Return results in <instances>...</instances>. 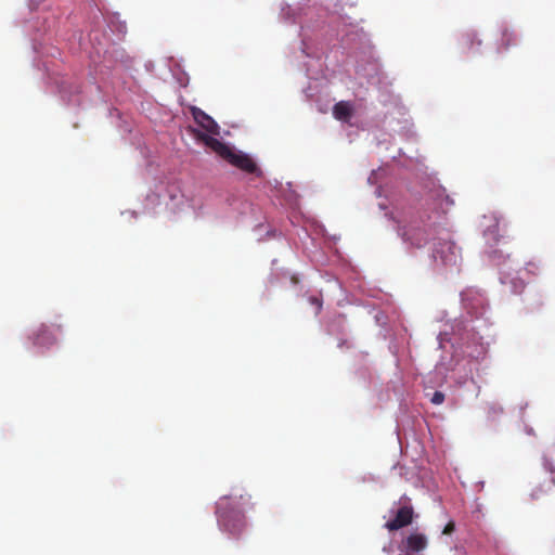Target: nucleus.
Here are the masks:
<instances>
[{
	"instance_id": "obj_4",
	"label": "nucleus",
	"mask_w": 555,
	"mask_h": 555,
	"mask_svg": "<svg viewBox=\"0 0 555 555\" xmlns=\"http://www.w3.org/2000/svg\"><path fill=\"white\" fill-rule=\"evenodd\" d=\"M544 467L548 473V479L543 482H539L530 493L532 500H541L545 496L551 495L555 491V465L548 460L544 461Z\"/></svg>"
},
{
	"instance_id": "obj_8",
	"label": "nucleus",
	"mask_w": 555,
	"mask_h": 555,
	"mask_svg": "<svg viewBox=\"0 0 555 555\" xmlns=\"http://www.w3.org/2000/svg\"><path fill=\"white\" fill-rule=\"evenodd\" d=\"M31 339L33 344L39 347H50L56 341L55 336L52 334L50 328L44 324H41L38 327V330L34 333Z\"/></svg>"
},
{
	"instance_id": "obj_19",
	"label": "nucleus",
	"mask_w": 555,
	"mask_h": 555,
	"mask_svg": "<svg viewBox=\"0 0 555 555\" xmlns=\"http://www.w3.org/2000/svg\"><path fill=\"white\" fill-rule=\"evenodd\" d=\"M240 499L245 501V496L243 494L240 495ZM249 499H250V495H247L246 501H248Z\"/></svg>"
},
{
	"instance_id": "obj_10",
	"label": "nucleus",
	"mask_w": 555,
	"mask_h": 555,
	"mask_svg": "<svg viewBox=\"0 0 555 555\" xmlns=\"http://www.w3.org/2000/svg\"><path fill=\"white\" fill-rule=\"evenodd\" d=\"M431 198L437 202L441 214H446L454 203L453 199L446 193V190L441 188L431 191Z\"/></svg>"
},
{
	"instance_id": "obj_11",
	"label": "nucleus",
	"mask_w": 555,
	"mask_h": 555,
	"mask_svg": "<svg viewBox=\"0 0 555 555\" xmlns=\"http://www.w3.org/2000/svg\"><path fill=\"white\" fill-rule=\"evenodd\" d=\"M333 115L338 120L347 121L352 115V107L348 102H338L334 105Z\"/></svg>"
},
{
	"instance_id": "obj_12",
	"label": "nucleus",
	"mask_w": 555,
	"mask_h": 555,
	"mask_svg": "<svg viewBox=\"0 0 555 555\" xmlns=\"http://www.w3.org/2000/svg\"><path fill=\"white\" fill-rule=\"evenodd\" d=\"M516 43H517L516 34L508 28H503L502 34H501L500 48L507 50L511 47L515 46Z\"/></svg>"
},
{
	"instance_id": "obj_9",
	"label": "nucleus",
	"mask_w": 555,
	"mask_h": 555,
	"mask_svg": "<svg viewBox=\"0 0 555 555\" xmlns=\"http://www.w3.org/2000/svg\"><path fill=\"white\" fill-rule=\"evenodd\" d=\"M403 237L405 241L411 242V244L416 247H422L429 241L427 230L413 227L404 231Z\"/></svg>"
},
{
	"instance_id": "obj_17",
	"label": "nucleus",
	"mask_w": 555,
	"mask_h": 555,
	"mask_svg": "<svg viewBox=\"0 0 555 555\" xmlns=\"http://www.w3.org/2000/svg\"><path fill=\"white\" fill-rule=\"evenodd\" d=\"M310 302L317 307V310L320 311L322 308V302L317 297H311Z\"/></svg>"
},
{
	"instance_id": "obj_15",
	"label": "nucleus",
	"mask_w": 555,
	"mask_h": 555,
	"mask_svg": "<svg viewBox=\"0 0 555 555\" xmlns=\"http://www.w3.org/2000/svg\"><path fill=\"white\" fill-rule=\"evenodd\" d=\"M513 283V292L515 294H519L522 292V289L525 288V284L522 281H518V282H512Z\"/></svg>"
},
{
	"instance_id": "obj_2",
	"label": "nucleus",
	"mask_w": 555,
	"mask_h": 555,
	"mask_svg": "<svg viewBox=\"0 0 555 555\" xmlns=\"http://www.w3.org/2000/svg\"><path fill=\"white\" fill-rule=\"evenodd\" d=\"M233 498H236V495H233ZM231 499L232 495L223 496L218 502V522L222 530L229 532L232 537H238L246 527V518L242 512L228 509Z\"/></svg>"
},
{
	"instance_id": "obj_6",
	"label": "nucleus",
	"mask_w": 555,
	"mask_h": 555,
	"mask_svg": "<svg viewBox=\"0 0 555 555\" xmlns=\"http://www.w3.org/2000/svg\"><path fill=\"white\" fill-rule=\"evenodd\" d=\"M413 516L414 511L412 506H402L397 511L395 518L385 524V527L389 531L399 530L411 525L413 521Z\"/></svg>"
},
{
	"instance_id": "obj_18",
	"label": "nucleus",
	"mask_w": 555,
	"mask_h": 555,
	"mask_svg": "<svg viewBox=\"0 0 555 555\" xmlns=\"http://www.w3.org/2000/svg\"><path fill=\"white\" fill-rule=\"evenodd\" d=\"M467 295H468L467 293H463V294H462V300H463V302L465 304V306L467 305V304H466V301H467Z\"/></svg>"
},
{
	"instance_id": "obj_3",
	"label": "nucleus",
	"mask_w": 555,
	"mask_h": 555,
	"mask_svg": "<svg viewBox=\"0 0 555 555\" xmlns=\"http://www.w3.org/2000/svg\"><path fill=\"white\" fill-rule=\"evenodd\" d=\"M438 242L434 244V258L444 266H455L460 258V248L449 238V234L442 229Z\"/></svg>"
},
{
	"instance_id": "obj_5",
	"label": "nucleus",
	"mask_w": 555,
	"mask_h": 555,
	"mask_svg": "<svg viewBox=\"0 0 555 555\" xmlns=\"http://www.w3.org/2000/svg\"><path fill=\"white\" fill-rule=\"evenodd\" d=\"M191 113H192V116L195 120V122L203 129L205 130L207 133V135H218L219 134V126L218 124L209 116L207 115L204 111H202L201 108L196 107V106H192L191 107Z\"/></svg>"
},
{
	"instance_id": "obj_7",
	"label": "nucleus",
	"mask_w": 555,
	"mask_h": 555,
	"mask_svg": "<svg viewBox=\"0 0 555 555\" xmlns=\"http://www.w3.org/2000/svg\"><path fill=\"white\" fill-rule=\"evenodd\" d=\"M404 550L412 552L413 555H418L428 546V539L424 533L413 532L409 534L403 541Z\"/></svg>"
},
{
	"instance_id": "obj_14",
	"label": "nucleus",
	"mask_w": 555,
	"mask_h": 555,
	"mask_svg": "<svg viewBox=\"0 0 555 555\" xmlns=\"http://www.w3.org/2000/svg\"><path fill=\"white\" fill-rule=\"evenodd\" d=\"M454 530H455V524H454V521H449V522L444 526V528H443V530H442V534L450 535V534H452V533L454 532Z\"/></svg>"
},
{
	"instance_id": "obj_1",
	"label": "nucleus",
	"mask_w": 555,
	"mask_h": 555,
	"mask_svg": "<svg viewBox=\"0 0 555 555\" xmlns=\"http://www.w3.org/2000/svg\"><path fill=\"white\" fill-rule=\"evenodd\" d=\"M189 131L193 134V137L204 143L207 147H209L212 152H215L222 159L227 160L232 166L247 172L254 173L258 170L256 163L247 155L242 152H236L230 145L220 140L205 134V132L192 128H189Z\"/></svg>"
},
{
	"instance_id": "obj_16",
	"label": "nucleus",
	"mask_w": 555,
	"mask_h": 555,
	"mask_svg": "<svg viewBox=\"0 0 555 555\" xmlns=\"http://www.w3.org/2000/svg\"><path fill=\"white\" fill-rule=\"evenodd\" d=\"M501 413H503V409L499 405H492L489 408V414L492 416L499 415Z\"/></svg>"
},
{
	"instance_id": "obj_13",
	"label": "nucleus",
	"mask_w": 555,
	"mask_h": 555,
	"mask_svg": "<svg viewBox=\"0 0 555 555\" xmlns=\"http://www.w3.org/2000/svg\"><path fill=\"white\" fill-rule=\"evenodd\" d=\"M430 401L437 405L441 404L444 401V393H442L441 391H435Z\"/></svg>"
}]
</instances>
